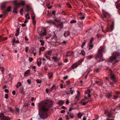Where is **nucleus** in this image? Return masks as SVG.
Here are the masks:
<instances>
[{
	"label": "nucleus",
	"instance_id": "f257e3e1",
	"mask_svg": "<svg viewBox=\"0 0 120 120\" xmlns=\"http://www.w3.org/2000/svg\"><path fill=\"white\" fill-rule=\"evenodd\" d=\"M52 104L51 101L49 100H45L39 104L38 105L39 111L38 114L41 118L44 119L47 117L46 112L49 107Z\"/></svg>",
	"mask_w": 120,
	"mask_h": 120
},
{
	"label": "nucleus",
	"instance_id": "f03ea898",
	"mask_svg": "<svg viewBox=\"0 0 120 120\" xmlns=\"http://www.w3.org/2000/svg\"><path fill=\"white\" fill-rule=\"evenodd\" d=\"M105 52L104 47L103 46L100 47L98 50V55L95 58L98 62L103 61V59L101 58L102 56V54Z\"/></svg>",
	"mask_w": 120,
	"mask_h": 120
},
{
	"label": "nucleus",
	"instance_id": "7ed1b4c3",
	"mask_svg": "<svg viewBox=\"0 0 120 120\" xmlns=\"http://www.w3.org/2000/svg\"><path fill=\"white\" fill-rule=\"evenodd\" d=\"M120 58V53L118 52H114L112 56L110 58L109 62H111L113 64L118 62L117 60Z\"/></svg>",
	"mask_w": 120,
	"mask_h": 120
},
{
	"label": "nucleus",
	"instance_id": "20e7f679",
	"mask_svg": "<svg viewBox=\"0 0 120 120\" xmlns=\"http://www.w3.org/2000/svg\"><path fill=\"white\" fill-rule=\"evenodd\" d=\"M17 0H14L13 2L14 5L16 6H18L19 7L21 6H24L25 4V1L23 0H20L19 1V3H17Z\"/></svg>",
	"mask_w": 120,
	"mask_h": 120
},
{
	"label": "nucleus",
	"instance_id": "39448f33",
	"mask_svg": "<svg viewBox=\"0 0 120 120\" xmlns=\"http://www.w3.org/2000/svg\"><path fill=\"white\" fill-rule=\"evenodd\" d=\"M114 27V23L113 22L112 23V24L110 25V29H109L108 27L106 30V31L108 32H109L110 31H112Z\"/></svg>",
	"mask_w": 120,
	"mask_h": 120
},
{
	"label": "nucleus",
	"instance_id": "423d86ee",
	"mask_svg": "<svg viewBox=\"0 0 120 120\" xmlns=\"http://www.w3.org/2000/svg\"><path fill=\"white\" fill-rule=\"evenodd\" d=\"M64 23L63 22H61L60 23L57 24L56 23L55 26L57 28H58L59 26H60L61 28H62L63 26V25Z\"/></svg>",
	"mask_w": 120,
	"mask_h": 120
},
{
	"label": "nucleus",
	"instance_id": "0eeeda50",
	"mask_svg": "<svg viewBox=\"0 0 120 120\" xmlns=\"http://www.w3.org/2000/svg\"><path fill=\"white\" fill-rule=\"evenodd\" d=\"M80 64L79 62H77L73 64L72 66V68L73 69H74L75 68H76L78 67Z\"/></svg>",
	"mask_w": 120,
	"mask_h": 120
},
{
	"label": "nucleus",
	"instance_id": "6e6552de",
	"mask_svg": "<svg viewBox=\"0 0 120 120\" xmlns=\"http://www.w3.org/2000/svg\"><path fill=\"white\" fill-rule=\"evenodd\" d=\"M0 120H4L7 119V118L3 114L1 113L0 114Z\"/></svg>",
	"mask_w": 120,
	"mask_h": 120
},
{
	"label": "nucleus",
	"instance_id": "1a4fd4ad",
	"mask_svg": "<svg viewBox=\"0 0 120 120\" xmlns=\"http://www.w3.org/2000/svg\"><path fill=\"white\" fill-rule=\"evenodd\" d=\"M91 92V91L90 90H88L85 91V93L86 95H87V96L88 97H90V93Z\"/></svg>",
	"mask_w": 120,
	"mask_h": 120
},
{
	"label": "nucleus",
	"instance_id": "9d476101",
	"mask_svg": "<svg viewBox=\"0 0 120 120\" xmlns=\"http://www.w3.org/2000/svg\"><path fill=\"white\" fill-rule=\"evenodd\" d=\"M41 58L38 59L37 63V65L38 67H39L41 65Z\"/></svg>",
	"mask_w": 120,
	"mask_h": 120
},
{
	"label": "nucleus",
	"instance_id": "9b49d317",
	"mask_svg": "<svg viewBox=\"0 0 120 120\" xmlns=\"http://www.w3.org/2000/svg\"><path fill=\"white\" fill-rule=\"evenodd\" d=\"M30 70H28L26 71L24 73V75L26 77L28 76L30 73Z\"/></svg>",
	"mask_w": 120,
	"mask_h": 120
},
{
	"label": "nucleus",
	"instance_id": "f8f14e48",
	"mask_svg": "<svg viewBox=\"0 0 120 120\" xmlns=\"http://www.w3.org/2000/svg\"><path fill=\"white\" fill-rule=\"evenodd\" d=\"M46 22L48 24L51 25L52 24H53L54 26L55 25V22H53L51 20H50L49 21H46Z\"/></svg>",
	"mask_w": 120,
	"mask_h": 120
},
{
	"label": "nucleus",
	"instance_id": "ddd939ff",
	"mask_svg": "<svg viewBox=\"0 0 120 120\" xmlns=\"http://www.w3.org/2000/svg\"><path fill=\"white\" fill-rule=\"evenodd\" d=\"M105 114L107 115L108 117H110L111 116V113H110L107 110H106L105 111Z\"/></svg>",
	"mask_w": 120,
	"mask_h": 120
},
{
	"label": "nucleus",
	"instance_id": "4468645a",
	"mask_svg": "<svg viewBox=\"0 0 120 120\" xmlns=\"http://www.w3.org/2000/svg\"><path fill=\"white\" fill-rule=\"evenodd\" d=\"M72 88H69L70 89V90H68L67 92V94H73L74 91L73 90H71Z\"/></svg>",
	"mask_w": 120,
	"mask_h": 120
},
{
	"label": "nucleus",
	"instance_id": "2eb2a0df",
	"mask_svg": "<svg viewBox=\"0 0 120 120\" xmlns=\"http://www.w3.org/2000/svg\"><path fill=\"white\" fill-rule=\"evenodd\" d=\"M19 92L21 94H24V88L23 87H22L20 88L19 89Z\"/></svg>",
	"mask_w": 120,
	"mask_h": 120
},
{
	"label": "nucleus",
	"instance_id": "dca6fc26",
	"mask_svg": "<svg viewBox=\"0 0 120 120\" xmlns=\"http://www.w3.org/2000/svg\"><path fill=\"white\" fill-rule=\"evenodd\" d=\"M70 34V33L69 31H65L64 33V35L65 37H68Z\"/></svg>",
	"mask_w": 120,
	"mask_h": 120
},
{
	"label": "nucleus",
	"instance_id": "f3484780",
	"mask_svg": "<svg viewBox=\"0 0 120 120\" xmlns=\"http://www.w3.org/2000/svg\"><path fill=\"white\" fill-rule=\"evenodd\" d=\"M112 94V93H109L108 94L105 95V96L107 98H109L111 97Z\"/></svg>",
	"mask_w": 120,
	"mask_h": 120
},
{
	"label": "nucleus",
	"instance_id": "a211bd4d",
	"mask_svg": "<svg viewBox=\"0 0 120 120\" xmlns=\"http://www.w3.org/2000/svg\"><path fill=\"white\" fill-rule=\"evenodd\" d=\"M73 53L72 52H67L66 55V56H69L73 54Z\"/></svg>",
	"mask_w": 120,
	"mask_h": 120
},
{
	"label": "nucleus",
	"instance_id": "6ab92c4d",
	"mask_svg": "<svg viewBox=\"0 0 120 120\" xmlns=\"http://www.w3.org/2000/svg\"><path fill=\"white\" fill-rule=\"evenodd\" d=\"M14 5V9L13 10V12H15L16 13H17V9L19 7L18 6H16L15 5Z\"/></svg>",
	"mask_w": 120,
	"mask_h": 120
},
{
	"label": "nucleus",
	"instance_id": "aec40b11",
	"mask_svg": "<svg viewBox=\"0 0 120 120\" xmlns=\"http://www.w3.org/2000/svg\"><path fill=\"white\" fill-rule=\"evenodd\" d=\"M87 98L86 97H85V99H83L80 102V103L81 104H82L83 105H85L86 104V103L85 102H83V101H85V99H86Z\"/></svg>",
	"mask_w": 120,
	"mask_h": 120
},
{
	"label": "nucleus",
	"instance_id": "412c9836",
	"mask_svg": "<svg viewBox=\"0 0 120 120\" xmlns=\"http://www.w3.org/2000/svg\"><path fill=\"white\" fill-rule=\"evenodd\" d=\"M52 52V51L51 50H49L46 52L45 54H48L49 55H50Z\"/></svg>",
	"mask_w": 120,
	"mask_h": 120
},
{
	"label": "nucleus",
	"instance_id": "4be33fe9",
	"mask_svg": "<svg viewBox=\"0 0 120 120\" xmlns=\"http://www.w3.org/2000/svg\"><path fill=\"white\" fill-rule=\"evenodd\" d=\"M34 47H31V48L30 50V51L31 53H33L34 52Z\"/></svg>",
	"mask_w": 120,
	"mask_h": 120
},
{
	"label": "nucleus",
	"instance_id": "5701e85b",
	"mask_svg": "<svg viewBox=\"0 0 120 120\" xmlns=\"http://www.w3.org/2000/svg\"><path fill=\"white\" fill-rule=\"evenodd\" d=\"M109 71L110 72L111 75V76L110 77V78L112 79H114V76L113 75H112V70L111 69H109Z\"/></svg>",
	"mask_w": 120,
	"mask_h": 120
},
{
	"label": "nucleus",
	"instance_id": "b1692460",
	"mask_svg": "<svg viewBox=\"0 0 120 120\" xmlns=\"http://www.w3.org/2000/svg\"><path fill=\"white\" fill-rule=\"evenodd\" d=\"M93 56L91 55H90L86 57V59L87 60H90L92 58Z\"/></svg>",
	"mask_w": 120,
	"mask_h": 120
},
{
	"label": "nucleus",
	"instance_id": "393cba45",
	"mask_svg": "<svg viewBox=\"0 0 120 120\" xmlns=\"http://www.w3.org/2000/svg\"><path fill=\"white\" fill-rule=\"evenodd\" d=\"M6 2H4L1 5V7L2 8H4L5 7V4L7 3Z\"/></svg>",
	"mask_w": 120,
	"mask_h": 120
},
{
	"label": "nucleus",
	"instance_id": "a878e982",
	"mask_svg": "<svg viewBox=\"0 0 120 120\" xmlns=\"http://www.w3.org/2000/svg\"><path fill=\"white\" fill-rule=\"evenodd\" d=\"M53 75L52 73H49L48 75L49 78H51L53 76Z\"/></svg>",
	"mask_w": 120,
	"mask_h": 120
},
{
	"label": "nucleus",
	"instance_id": "bb28decb",
	"mask_svg": "<svg viewBox=\"0 0 120 120\" xmlns=\"http://www.w3.org/2000/svg\"><path fill=\"white\" fill-rule=\"evenodd\" d=\"M64 103V102L62 101H60L58 102V104L59 105H62Z\"/></svg>",
	"mask_w": 120,
	"mask_h": 120
},
{
	"label": "nucleus",
	"instance_id": "cd10ccee",
	"mask_svg": "<svg viewBox=\"0 0 120 120\" xmlns=\"http://www.w3.org/2000/svg\"><path fill=\"white\" fill-rule=\"evenodd\" d=\"M22 85V84L20 82H19L17 84L16 86V87H18L21 86Z\"/></svg>",
	"mask_w": 120,
	"mask_h": 120
},
{
	"label": "nucleus",
	"instance_id": "c85d7f7f",
	"mask_svg": "<svg viewBox=\"0 0 120 120\" xmlns=\"http://www.w3.org/2000/svg\"><path fill=\"white\" fill-rule=\"evenodd\" d=\"M51 39H54L55 41H56V40L57 39V37L56 35H55L53 36L51 38Z\"/></svg>",
	"mask_w": 120,
	"mask_h": 120
},
{
	"label": "nucleus",
	"instance_id": "c756f323",
	"mask_svg": "<svg viewBox=\"0 0 120 120\" xmlns=\"http://www.w3.org/2000/svg\"><path fill=\"white\" fill-rule=\"evenodd\" d=\"M95 82L97 84L99 85H102V84H103V83L99 81H96Z\"/></svg>",
	"mask_w": 120,
	"mask_h": 120
},
{
	"label": "nucleus",
	"instance_id": "7c9ffc66",
	"mask_svg": "<svg viewBox=\"0 0 120 120\" xmlns=\"http://www.w3.org/2000/svg\"><path fill=\"white\" fill-rule=\"evenodd\" d=\"M83 116V114L81 113H79L78 114L77 116L78 118H80Z\"/></svg>",
	"mask_w": 120,
	"mask_h": 120
},
{
	"label": "nucleus",
	"instance_id": "2f4dec72",
	"mask_svg": "<svg viewBox=\"0 0 120 120\" xmlns=\"http://www.w3.org/2000/svg\"><path fill=\"white\" fill-rule=\"evenodd\" d=\"M16 114H18L19 112V108H17L16 109Z\"/></svg>",
	"mask_w": 120,
	"mask_h": 120
},
{
	"label": "nucleus",
	"instance_id": "473e14b6",
	"mask_svg": "<svg viewBox=\"0 0 120 120\" xmlns=\"http://www.w3.org/2000/svg\"><path fill=\"white\" fill-rule=\"evenodd\" d=\"M45 57L48 60H50V57L48 56L47 54H45Z\"/></svg>",
	"mask_w": 120,
	"mask_h": 120
},
{
	"label": "nucleus",
	"instance_id": "72a5a7b5",
	"mask_svg": "<svg viewBox=\"0 0 120 120\" xmlns=\"http://www.w3.org/2000/svg\"><path fill=\"white\" fill-rule=\"evenodd\" d=\"M25 16L26 19H30V18L28 13H27L26 14V15H25Z\"/></svg>",
	"mask_w": 120,
	"mask_h": 120
},
{
	"label": "nucleus",
	"instance_id": "f704fd0d",
	"mask_svg": "<svg viewBox=\"0 0 120 120\" xmlns=\"http://www.w3.org/2000/svg\"><path fill=\"white\" fill-rule=\"evenodd\" d=\"M39 41L41 43V45L42 46L45 43L44 41H43L41 40H39Z\"/></svg>",
	"mask_w": 120,
	"mask_h": 120
},
{
	"label": "nucleus",
	"instance_id": "c9c22d12",
	"mask_svg": "<svg viewBox=\"0 0 120 120\" xmlns=\"http://www.w3.org/2000/svg\"><path fill=\"white\" fill-rule=\"evenodd\" d=\"M0 69L1 70V72L2 74H3L4 73V69L3 67H0Z\"/></svg>",
	"mask_w": 120,
	"mask_h": 120
},
{
	"label": "nucleus",
	"instance_id": "e433bc0d",
	"mask_svg": "<svg viewBox=\"0 0 120 120\" xmlns=\"http://www.w3.org/2000/svg\"><path fill=\"white\" fill-rule=\"evenodd\" d=\"M52 58L55 61H56L57 59V58L56 57L53 56L52 57Z\"/></svg>",
	"mask_w": 120,
	"mask_h": 120
},
{
	"label": "nucleus",
	"instance_id": "4c0bfd02",
	"mask_svg": "<svg viewBox=\"0 0 120 120\" xmlns=\"http://www.w3.org/2000/svg\"><path fill=\"white\" fill-rule=\"evenodd\" d=\"M80 93L79 91H78V94L77 96L75 98V99H76V98H79V95H80Z\"/></svg>",
	"mask_w": 120,
	"mask_h": 120
},
{
	"label": "nucleus",
	"instance_id": "58836bf2",
	"mask_svg": "<svg viewBox=\"0 0 120 120\" xmlns=\"http://www.w3.org/2000/svg\"><path fill=\"white\" fill-rule=\"evenodd\" d=\"M68 114L70 116L71 118H73V113H68Z\"/></svg>",
	"mask_w": 120,
	"mask_h": 120
},
{
	"label": "nucleus",
	"instance_id": "ea45409f",
	"mask_svg": "<svg viewBox=\"0 0 120 120\" xmlns=\"http://www.w3.org/2000/svg\"><path fill=\"white\" fill-rule=\"evenodd\" d=\"M45 48L44 47H41L39 49L40 51H43L45 49Z\"/></svg>",
	"mask_w": 120,
	"mask_h": 120
},
{
	"label": "nucleus",
	"instance_id": "a19ab883",
	"mask_svg": "<svg viewBox=\"0 0 120 120\" xmlns=\"http://www.w3.org/2000/svg\"><path fill=\"white\" fill-rule=\"evenodd\" d=\"M93 45L92 44L90 45H89V50H90L93 47Z\"/></svg>",
	"mask_w": 120,
	"mask_h": 120
},
{
	"label": "nucleus",
	"instance_id": "79ce46f5",
	"mask_svg": "<svg viewBox=\"0 0 120 120\" xmlns=\"http://www.w3.org/2000/svg\"><path fill=\"white\" fill-rule=\"evenodd\" d=\"M117 8L120 10V4H117L116 6Z\"/></svg>",
	"mask_w": 120,
	"mask_h": 120
},
{
	"label": "nucleus",
	"instance_id": "37998d69",
	"mask_svg": "<svg viewBox=\"0 0 120 120\" xmlns=\"http://www.w3.org/2000/svg\"><path fill=\"white\" fill-rule=\"evenodd\" d=\"M29 105L28 102H26L24 104L23 106H28Z\"/></svg>",
	"mask_w": 120,
	"mask_h": 120
},
{
	"label": "nucleus",
	"instance_id": "c03bdc74",
	"mask_svg": "<svg viewBox=\"0 0 120 120\" xmlns=\"http://www.w3.org/2000/svg\"><path fill=\"white\" fill-rule=\"evenodd\" d=\"M81 54L82 55H85V53L84 51L83 50H82L81 51Z\"/></svg>",
	"mask_w": 120,
	"mask_h": 120
},
{
	"label": "nucleus",
	"instance_id": "a18cd8bd",
	"mask_svg": "<svg viewBox=\"0 0 120 120\" xmlns=\"http://www.w3.org/2000/svg\"><path fill=\"white\" fill-rule=\"evenodd\" d=\"M55 86L54 85H53V86H52V88L50 89L49 90L50 91H51L53 90V88H55Z\"/></svg>",
	"mask_w": 120,
	"mask_h": 120
},
{
	"label": "nucleus",
	"instance_id": "49530a36",
	"mask_svg": "<svg viewBox=\"0 0 120 120\" xmlns=\"http://www.w3.org/2000/svg\"><path fill=\"white\" fill-rule=\"evenodd\" d=\"M76 21L75 20H72L70 22V23L71 24H73V23H75L76 22Z\"/></svg>",
	"mask_w": 120,
	"mask_h": 120
},
{
	"label": "nucleus",
	"instance_id": "de8ad7c7",
	"mask_svg": "<svg viewBox=\"0 0 120 120\" xmlns=\"http://www.w3.org/2000/svg\"><path fill=\"white\" fill-rule=\"evenodd\" d=\"M11 7H8L7 9V11H11Z\"/></svg>",
	"mask_w": 120,
	"mask_h": 120
},
{
	"label": "nucleus",
	"instance_id": "09e8293b",
	"mask_svg": "<svg viewBox=\"0 0 120 120\" xmlns=\"http://www.w3.org/2000/svg\"><path fill=\"white\" fill-rule=\"evenodd\" d=\"M37 82L38 83H40L41 82V81L39 79H37Z\"/></svg>",
	"mask_w": 120,
	"mask_h": 120
},
{
	"label": "nucleus",
	"instance_id": "8fccbe9b",
	"mask_svg": "<svg viewBox=\"0 0 120 120\" xmlns=\"http://www.w3.org/2000/svg\"><path fill=\"white\" fill-rule=\"evenodd\" d=\"M32 22L33 23V24L34 25H36V21L35 20H32Z\"/></svg>",
	"mask_w": 120,
	"mask_h": 120
},
{
	"label": "nucleus",
	"instance_id": "3c124183",
	"mask_svg": "<svg viewBox=\"0 0 120 120\" xmlns=\"http://www.w3.org/2000/svg\"><path fill=\"white\" fill-rule=\"evenodd\" d=\"M19 34V31L17 30L16 32V36H18Z\"/></svg>",
	"mask_w": 120,
	"mask_h": 120
},
{
	"label": "nucleus",
	"instance_id": "603ef678",
	"mask_svg": "<svg viewBox=\"0 0 120 120\" xmlns=\"http://www.w3.org/2000/svg\"><path fill=\"white\" fill-rule=\"evenodd\" d=\"M55 20L56 22H60V20L59 19H58L57 18H56L55 19Z\"/></svg>",
	"mask_w": 120,
	"mask_h": 120
},
{
	"label": "nucleus",
	"instance_id": "864d4df0",
	"mask_svg": "<svg viewBox=\"0 0 120 120\" xmlns=\"http://www.w3.org/2000/svg\"><path fill=\"white\" fill-rule=\"evenodd\" d=\"M29 49V47H26L25 48V51L26 52H27L28 51V50Z\"/></svg>",
	"mask_w": 120,
	"mask_h": 120
},
{
	"label": "nucleus",
	"instance_id": "5fc2aeb1",
	"mask_svg": "<svg viewBox=\"0 0 120 120\" xmlns=\"http://www.w3.org/2000/svg\"><path fill=\"white\" fill-rule=\"evenodd\" d=\"M8 98V95L7 94H6L5 95V98L6 99H7Z\"/></svg>",
	"mask_w": 120,
	"mask_h": 120
},
{
	"label": "nucleus",
	"instance_id": "6e6d98bb",
	"mask_svg": "<svg viewBox=\"0 0 120 120\" xmlns=\"http://www.w3.org/2000/svg\"><path fill=\"white\" fill-rule=\"evenodd\" d=\"M27 82L29 84H30L31 83V81L29 79H28L27 80Z\"/></svg>",
	"mask_w": 120,
	"mask_h": 120
},
{
	"label": "nucleus",
	"instance_id": "4d7b16f0",
	"mask_svg": "<svg viewBox=\"0 0 120 120\" xmlns=\"http://www.w3.org/2000/svg\"><path fill=\"white\" fill-rule=\"evenodd\" d=\"M29 60L30 62H31L33 60V59L32 58H29Z\"/></svg>",
	"mask_w": 120,
	"mask_h": 120
},
{
	"label": "nucleus",
	"instance_id": "13d9d810",
	"mask_svg": "<svg viewBox=\"0 0 120 120\" xmlns=\"http://www.w3.org/2000/svg\"><path fill=\"white\" fill-rule=\"evenodd\" d=\"M68 78V76H66L65 77H64L63 78V79L64 80H65L66 79H67Z\"/></svg>",
	"mask_w": 120,
	"mask_h": 120
},
{
	"label": "nucleus",
	"instance_id": "bf43d9fd",
	"mask_svg": "<svg viewBox=\"0 0 120 120\" xmlns=\"http://www.w3.org/2000/svg\"><path fill=\"white\" fill-rule=\"evenodd\" d=\"M46 34V33L45 32H44L42 33V35H45Z\"/></svg>",
	"mask_w": 120,
	"mask_h": 120
},
{
	"label": "nucleus",
	"instance_id": "052dcab7",
	"mask_svg": "<svg viewBox=\"0 0 120 120\" xmlns=\"http://www.w3.org/2000/svg\"><path fill=\"white\" fill-rule=\"evenodd\" d=\"M66 83L67 84V85H68L70 83V82L69 81H67L66 82Z\"/></svg>",
	"mask_w": 120,
	"mask_h": 120
},
{
	"label": "nucleus",
	"instance_id": "680f3d73",
	"mask_svg": "<svg viewBox=\"0 0 120 120\" xmlns=\"http://www.w3.org/2000/svg\"><path fill=\"white\" fill-rule=\"evenodd\" d=\"M4 91L6 93H8L9 92V91L7 89H5L4 90Z\"/></svg>",
	"mask_w": 120,
	"mask_h": 120
},
{
	"label": "nucleus",
	"instance_id": "e2e57ef3",
	"mask_svg": "<svg viewBox=\"0 0 120 120\" xmlns=\"http://www.w3.org/2000/svg\"><path fill=\"white\" fill-rule=\"evenodd\" d=\"M85 16L84 15L83 16H82L81 17V18L82 20H84L85 18Z\"/></svg>",
	"mask_w": 120,
	"mask_h": 120
},
{
	"label": "nucleus",
	"instance_id": "0e129e2a",
	"mask_svg": "<svg viewBox=\"0 0 120 120\" xmlns=\"http://www.w3.org/2000/svg\"><path fill=\"white\" fill-rule=\"evenodd\" d=\"M93 38H91V39L90 41V44L93 41Z\"/></svg>",
	"mask_w": 120,
	"mask_h": 120
},
{
	"label": "nucleus",
	"instance_id": "69168bd1",
	"mask_svg": "<svg viewBox=\"0 0 120 120\" xmlns=\"http://www.w3.org/2000/svg\"><path fill=\"white\" fill-rule=\"evenodd\" d=\"M67 5L70 8H71V6L69 4V3H67Z\"/></svg>",
	"mask_w": 120,
	"mask_h": 120
},
{
	"label": "nucleus",
	"instance_id": "338daca9",
	"mask_svg": "<svg viewBox=\"0 0 120 120\" xmlns=\"http://www.w3.org/2000/svg\"><path fill=\"white\" fill-rule=\"evenodd\" d=\"M12 94L13 95H15V91L14 90L12 92Z\"/></svg>",
	"mask_w": 120,
	"mask_h": 120
},
{
	"label": "nucleus",
	"instance_id": "774afa93",
	"mask_svg": "<svg viewBox=\"0 0 120 120\" xmlns=\"http://www.w3.org/2000/svg\"><path fill=\"white\" fill-rule=\"evenodd\" d=\"M99 70V69L98 68L97 69H96L95 70V71L96 72H98V71Z\"/></svg>",
	"mask_w": 120,
	"mask_h": 120
}]
</instances>
